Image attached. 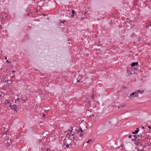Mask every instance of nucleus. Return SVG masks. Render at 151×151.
I'll use <instances>...</instances> for the list:
<instances>
[{
	"label": "nucleus",
	"instance_id": "obj_1",
	"mask_svg": "<svg viewBox=\"0 0 151 151\" xmlns=\"http://www.w3.org/2000/svg\"><path fill=\"white\" fill-rule=\"evenodd\" d=\"M137 141L135 143V144H136L137 145H140V146H142V147L143 146V144L141 143H142V141L143 140V139H142L140 138V139H137Z\"/></svg>",
	"mask_w": 151,
	"mask_h": 151
},
{
	"label": "nucleus",
	"instance_id": "obj_2",
	"mask_svg": "<svg viewBox=\"0 0 151 151\" xmlns=\"http://www.w3.org/2000/svg\"><path fill=\"white\" fill-rule=\"evenodd\" d=\"M9 106L10 107L11 109L14 110L17 112V111L16 110L17 106L16 105L14 104L13 105H10Z\"/></svg>",
	"mask_w": 151,
	"mask_h": 151
},
{
	"label": "nucleus",
	"instance_id": "obj_3",
	"mask_svg": "<svg viewBox=\"0 0 151 151\" xmlns=\"http://www.w3.org/2000/svg\"><path fill=\"white\" fill-rule=\"evenodd\" d=\"M146 136V133L145 132H142V134H140V138L142 139L145 137Z\"/></svg>",
	"mask_w": 151,
	"mask_h": 151
},
{
	"label": "nucleus",
	"instance_id": "obj_4",
	"mask_svg": "<svg viewBox=\"0 0 151 151\" xmlns=\"http://www.w3.org/2000/svg\"><path fill=\"white\" fill-rule=\"evenodd\" d=\"M3 79V81L4 83H7L8 82V80H6V77H2V79Z\"/></svg>",
	"mask_w": 151,
	"mask_h": 151
},
{
	"label": "nucleus",
	"instance_id": "obj_5",
	"mask_svg": "<svg viewBox=\"0 0 151 151\" xmlns=\"http://www.w3.org/2000/svg\"><path fill=\"white\" fill-rule=\"evenodd\" d=\"M138 64V63L137 62H133L131 64V66L134 67L135 65H137Z\"/></svg>",
	"mask_w": 151,
	"mask_h": 151
},
{
	"label": "nucleus",
	"instance_id": "obj_6",
	"mask_svg": "<svg viewBox=\"0 0 151 151\" xmlns=\"http://www.w3.org/2000/svg\"><path fill=\"white\" fill-rule=\"evenodd\" d=\"M85 82H85L84 83H87V81H91V79L90 78H85Z\"/></svg>",
	"mask_w": 151,
	"mask_h": 151
},
{
	"label": "nucleus",
	"instance_id": "obj_7",
	"mask_svg": "<svg viewBox=\"0 0 151 151\" xmlns=\"http://www.w3.org/2000/svg\"><path fill=\"white\" fill-rule=\"evenodd\" d=\"M81 78H82L81 76H78V79H77L78 80V82H83V81H82V80L80 79Z\"/></svg>",
	"mask_w": 151,
	"mask_h": 151
},
{
	"label": "nucleus",
	"instance_id": "obj_8",
	"mask_svg": "<svg viewBox=\"0 0 151 151\" xmlns=\"http://www.w3.org/2000/svg\"><path fill=\"white\" fill-rule=\"evenodd\" d=\"M20 99L24 101V102H25L26 100H27V98H26L25 97H22L21 98H20Z\"/></svg>",
	"mask_w": 151,
	"mask_h": 151
},
{
	"label": "nucleus",
	"instance_id": "obj_9",
	"mask_svg": "<svg viewBox=\"0 0 151 151\" xmlns=\"http://www.w3.org/2000/svg\"><path fill=\"white\" fill-rule=\"evenodd\" d=\"M5 104H9L10 105H11V102L9 101H8V100L6 99V100Z\"/></svg>",
	"mask_w": 151,
	"mask_h": 151
},
{
	"label": "nucleus",
	"instance_id": "obj_10",
	"mask_svg": "<svg viewBox=\"0 0 151 151\" xmlns=\"http://www.w3.org/2000/svg\"><path fill=\"white\" fill-rule=\"evenodd\" d=\"M119 148H120L122 150L124 151L125 150V148L122 145H121L119 147Z\"/></svg>",
	"mask_w": 151,
	"mask_h": 151
},
{
	"label": "nucleus",
	"instance_id": "obj_11",
	"mask_svg": "<svg viewBox=\"0 0 151 151\" xmlns=\"http://www.w3.org/2000/svg\"><path fill=\"white\" fill-rule=\"evenodd\" d=\"M71 142H70L69 144V145L70 146H72L73 145V144L74 145H75V144L74 143V141L73 140H71Z\"/></svg>",
	"mask_w": 151,
	"mask_h": 151
},
{
	"label": "nucleus",
	"instance_id": "obj_12",
	"mask_svg": "<svg viewBox=\"0 0 151 151\" xmlns=\"http://www.w3.org/2000/svg\"><path fill=\"white\" fill-rule=\"evenodd\" d=\"M83 130L81 128H80L79 129V130L77 131L78 133L79 134V132H83Z\"/></svg>",
	"mask_w": 151,
	"mask_h": 151
},
{
	"label": "nucleus",
	"instance_id": "obj_13",
	"mask_svg": "<svg viewBox=\"0 0 151 151\" xmlns=\"http://www.w3.org/2000/svg\"><path fill=\"white\" fill-rule=\"evenodd\" d=\"M135 94V93L133 92L132 93H131L130 95L128 96L129 98H130L132 96H133Z\"/></svg>",
	"mask_w": 151,
	"mask_h": 151
},
{
	"label": "nucleus",
	"instance_id": "obj_14",
	"mask_svg": "<svg viewBox=\"0 0 151 151\" xmlns=\"http://www.w3.org/2000/svg\"><path fill=\"white\" fill-rule=\"evenodd\" d=\"M137 91L139 92V93H142L144 92V91L143 90H141L140 89H139V90H137Z\"/></svg>",
	"mask_w": 151,
	"mask_h": 151
},
{
	"label": "nucleus",
	"instance_id": "obj_15",
	"mask_svg": "<svg viewBox=\"0 0 151 151\" xmlns=\"http://www.w3.org/2000/svg\"><path fill=\"white\" fill-rule=\"evenodd\" d=\"M84 133L83 132L79 134V136L80 137H82L83 136V135L84 134Z\"/></svg>",
	"mask_w": 151,
	"mask_h": 151
},
{
	"label": "nucleus",
	"instance_id": "obj_16",
	"mask_svg": "<svg viewBox=\"0 0 151 151\" xmlns=\"http://www.w3.org/2000/svg\"><path fill=\"white\" fill-rule=\"evenodd\" d=\"M132 141H135L137 140L136 139L135 137H132Z\"/></svg>",
	"mask_w": 151,
	"mask_h": 151
},
{
	"label": "nucleus",
	"instance_id": "obj_17",
	"mask_svg": "<svg viewBox=\"0 0 151 151\" xmlns=\"http://www.w3.org/2000/svg\"><path fill=\"white\" fill-rule=\"evenodd\" d=\"M137 133H138V132H137V131H136L135 130L134 132H133L132 133V134H136Z\"/></svg>",
	"mask_w": 151,
	"mask_h": 151
},
{
	"label": "nucleus",
	"instance_id": "obj_18",
	"mask_svg": "<svg viewBox=\"0 0 151 151\" xmlns=\"http://www.w3.org/2000/svg\"><path fill=\"white\" fill-rule=\"evenodd\" d=\"M75 13V11L73 10L72 11V14H74Z\"/></svg>",
	"mask_w": 151,
	"mask_h": 151
},
{
	"label": "nucleus",
	"instance_id": "obj_19",
	"mask_svg": "<svg viewBox=\"0 0 151 151\" xmlns=\"http://www.w3.org/2000/svg\"><path fill=\"white\" fill-rule=\"evenodd\" d=\"M137 135V136L136 137H135V138H136V139L137 140L138 139H137L139 138V137L140 136V135Z\"/></svg>",
	"mask_w": 151,
	"mask_h": 151
},
{
	"label": "nucleus",
	"instance_id": "obj_20",
	"mask_svg": "<svg viewBox=\"0 0 151 151\" xmlns=\"http://www.w3.org/2000/svg\"><path fill=\"white\" fill-rule=\"evenodd\" d=\"M63 145L64 146V145H66V142H64V141H63Z\"/></svg>",
	"mask_w": 151,
	"mask_h": 151
},
{
	"label": "nucleus",
	"instance_id": "obj_21",
	"mask_svg": "<svg viewBox=\"0 0 151 151\" xmlns=\"http://www.w3.org/2000/svg\"><path fill=\"white\" fill-rule=\"evenodd\" d=\"M92 141V140L91 139H89V140L87 142H86V143H89V142L91 141Z\"/></svg>",
	"mask_w": 151,
	"mask_h": 151
},
{
	"label": "nucleus",
	"instance_id": "obj_22",
	"mask_svg": "<svg viewBox=\"0 0 151 151\" xmlns=\"http://www.w3.org/2000/svg\"><path fill=\"white\" fill-rule=\"evenodd\" d=\"M66 136L67 137H69L70 136V135L68 133L66 134Z\"/></svg>",
	"mask_w": 151,
	"mask_h": 151
},
{
	"label": "nucleus",
	"instance_id": "obj_23",
	"mask_svg": "<svg viewBox=\"0 0 151 151\" xmlns=\"http://www.w3.org/2000/svg\"><path fill=\"white\" fill-rule=\"evenodd\" d=\"M64 21H63V22H60V24H64Z\"/></svg>",
	"mask_w": 151,
	"mask_h": 151
},
{
	"label": "nucleus",
	"instance_id": "obj_24",
	"mask_svg": "<svg viewBox=\"0 0 151 151\" xmlns=\"http://www.w3.org/2000/svg\"><path fill=\"white\" fill-rule=\"evenodd\" d=\"M71 128V130L69 129V131H70V134H71V131H72V130H73V128L72 127V128Z\"/></svg>",
	"mask_w": 151,
	"mask_h": 151
},
{
	"label": "nucleus",
	"instance_id": "obj_25",
	"mask_svg": "<svg viewBox=\"0 0 151 151\" xmlns=\"http://www.w3.org/2000/svg\"><path fill=\"white\" fill-rule=\"evenodd\" d=\"M75 138H76V137H74L73 138V139H75V140L76 141H77V139H75Z\"/></svg>",
	"mask_w": 151,
	"mask_h": 151
},
{
	"label": "nucleus",
	"instance_id": "obj_26",
	"mask_svg": "<svg viewBox=\"0 0 151 151\" xmlns=\"http://www.w3.org/2000/svg\"><path fill=\"white\" fill-rule=\"evenodd\" d=\"M136 131H137V132H138L139 131V129L138 128H137L136 129Z\"/></svg>",
	"mask_w": 151,
	"mask_h": 151
},
{
	"label": "nucleus",
	"instance_id": "obj_27",
	"mask_svg": "<svg viewBox=\"0 0 151 151\" xmlns=\"http://www.w3.org/2000/svg\"><path fill=\"white\" fill-rule=\"evenodd\" d=\"M140 37H139V38H138V39L137 40V41H139L140 40Z\"/></svg>",
	"mask_w": 151,
	"mask_h": 151
},
{
	"label": "nucleus",
	"instance_id": "obj_28",
	"mask_svg": "<svg viewBox=\"0 0 151 151\" xmlns=\"http://www.w3.org/2000/svg\"><path fill=\"white\" fill-rule=\"evenodd\" d=\"M137 136V135H134L132 136V137H135H135H136Z\"/></svg>",
	"mask_w": 151,
	"mask_h": 151
},
{
	"label": "nucleus",
	"instance_id": "obj_29",
	"mask_svg": "<svg viewBox=\"0 0 151 151\" xmlns=\"http://www.w3.org/2000/svg\"><path fill=\"white\" fill-rule=\"evenodd\" d=\"M6 62L8 63H9L10 62V61H9L8 60H6Z\"/></svg>",
	"mask_w": 151,
	"mask_h": 151
},
{
	"label": "nucleus",
	"instance_id": "obj_30",
	"mask_svg": "<svg viewBox=\"0 0 151 151\" xmlns=\"http://www.w3.org/2000/svg\"><path fill=\"white\" fill-rule=\"evenodd\" d=\"M131 137H132V136L131 135H129V136H128V137H129V138H131Z\"/></svg>",
	"mask_w": 151,
	"mask_h": 151
},
{
	"label": "nucleus",
	"instance_id": "obj_31",
	"mask_svg": "<svg viewBox=\"0 0 151 151\" xmlns=\"http://www.w3.org/2000/svg\"><path fill=\"white\" fill-rule=\"evenodd\" d=\"M66 147H68L69 146L68 144H67L66 145Z\"/></svg>",
	"mask_w": 151,
	"mask_h": 151
},
{
	"label": "nucleus",
	"instance_id": "obj_32",
	"mask_svg": "<svg viewBox=\"0 0 151 151\" xmlns=\"http://www.w3.org/2000/svg\"><path fill=\"white\" fill-rule=\"evenodd\" d=\"M125 105H126L125 104H124V105H121V106L122 107H124V106H125Z\"/></svg>",
	"mask_w": 151,
	"mask_h": 151
},
{
	"label": "nucleus",
	"instance_id": "obj_33",
	"mask_svg": "<svg viewBox=\"0 0 151 151\" xmlns=\"http://www.w3.org/2000/svg\"><path fill=\"white\" fill-rule=\"evenodd\" d=\"M139 150H138V151H143L144 150H142V149H141V150H140L139 149Z\"/></svg>",
	"mask_w": 151,
	"mask_h": 151
},
{
	"label": "nucleus",
	"instance_id": "obj_34",
	"mask_svg": "<svg viewBox=\"0 0 151 151\" xmlns=\"http://www.w3.org/2000/svg\"><path fill=\"white\" fill-rule=\"evenodd\" d=\"M134 96L136 97H138V95H134Z\"/></svg>",
	"mask_w": 151,
	"mask_h": 151
},
{
	"label": "nucleus",
	"instance_id": "obj_35",
	"mask_svg": "<svg viewBox=\"0 0 151 151\" xmlns=\"http://www.w3.org/2000/svg\"><path fill=\"white\" fill-rule=\"evenodd\" d=\"M94 116L93 114H92V115H90V116L91 117L92 116Z\"/></svg>",
	"mask_w": 151,
	"mask_h": 151
},
{
	"label": "nucleus",
	"instance_id": "obj_36",
	"mask_svg": "<svg viewBox=\"0 0 151 151\" xmlns=\"http://www.w3.org/2000/svg\"><path fill=\"white\" fill-rule=\"evenodd\" d=\"M45 116V115L43 114L42 115L43 117H44Z\"/></svg>",
	"mask_w": 151,
	"mask_h": 151
},
{
	"label": "nucleus",
	"instance_id": "obj_37",
	"mask_svg": "<svg viewBox=\"0 0 151 151\" xmlns=\"http://www.w3.org/2000/svg\"><path fill=\"white\" fill-rule=\"evenodd\" d=\"M148 127L149 129H151V127H150V126H148Z\"/></svg>",
	"mask_w": 151,
	"mask_h": 151
},
{
	"label": "nucleus",
	"instance_id": "obj_38",
	"mask_svg": "<svg viewBox=\"0 0 151 151\" xmlns=\"http://www.w3.org/2000/svg\"><path fill=\"white\" fill-rule=\"evenodd\" d=\"M74 15L73 14H72V15H71V17H74Z\"/></svg>",
	"mask_w": 151,
	"mask_h": 151
},
{
	"label": "nucleus",
	"instance_id": "obj_39",
	"mask_svg": "<svg viewBox=\"0 0 151 151\" xmlns=\"http://www.w3.org/2000/svg\"><path fill=\"white\" fill-rule=\"evenodd\" d=\"M7 59V58L6 57L5 58V59L6 60Z\"/></svg>",
	"mask_w": 151,
	"mask_h": 151
},
{
	"label": "nucleus",
	"instance_id": "obj_40",
	"mask_svg": "<svg viewBox=\"0 0 151 151\" xmlns=\"http://www.w3.org/2000/svg\"><path fill=\"white\" fill-rule=\"evenodd\" d=\"M19 99H20L19 98H18L17 99V100H19Z\"/></svg>",
	"mask_w": 151,
	"mask_h": 151
},
{
	"label": "nucleus",
	"instance_id": "obj_41",
	"mask_svg": "<svg viewBox=\"0 0 151 151\" xmlns=\"http://www.w3.org/2000/svg\"><path fill=\"white\" fill-rule=\"evenodd\" d=\"M15 72V71H14V70H13V71H12V72L14 73V72Z\"/></svg>",
	"mask_w": 151,
	"mask_h": 151
},
{
	"label": "nucleus",
	"instance_id": "obj_42",
	"mask_svg": "<svg viewBox=\"0 0 151 151\" xmlns=\"http://www.w3.org/2000/svg\"><path fill=\"white\" fill-rule=\"evenodd\" d=\"M88 103L89 104H90V103H91V102H88Z\"/></svg>",
	"mask_w": 151,
	"mask_h": 151
},
{
	"label": "nucleus",
	"instance_id": "obj_43",
	"mask_svg": "<svg viewBox=\"0 0 151 151\" xmlns=\"http://www.w3.org/2000/svg\"><path fill=\"white\" fill-rule=\"evenodd\" d=\"M142 129H143L144 128V127H142Z\"/></svg>",
	"mask_w": 151,
	"mask_h": 151
},
{
	"label": "nucleus",
	"instance_id": "obj_44",
	"mask_svg": "<svg viewBox=\"0 0 151 151\" xmlns=\"http://www.w3.org/2000/svg\"><path fill=\"white\" fill-rule=\"evenodd\" d=\"M8 80V81H10V79H9V80Z\"/></svg>",
	"mask_w": 151,
	"mask_h": 151
},
{
	"label": "nucleus",
	"instance_id": "obj_45",
	"mask_svg": "<svg viewBox=\"0 0 151 151\" xmlns=\"http://www.w3.org/2000/svg\"><path fill=\"white\" fill-rule=\"evenodd\" d=\"M1 94H0V97H1Z\"/></svg>",
	"mask_w": 151,
	"mask_h": 151
},
{
	"label": "nucleus",
	"instance_id": "obj_46",
	"mask_svg": "<svg viewBox=\"0 0 151 151\" xmlns=\"http://www.w3.org/2000/svg\"><path fill=\"white\" fill-rule=\"evenodd\" d=\"M118 108H119L120 107H118Z\"/></svg>",
	"mask_w": 151,
	"mask_h": 151
},
{
	"label": "nucleus",
	"instance_id": "obj_47",
	"mask_svg": "<svg viewBox=\"0 0 151 151\" xmlns=\"http://www.w3.org/2000/svg\"><path fill=\"white\" fill-rule=\"evenodd\" d=\"M73 135H74L73 134H72V136H73Z\"/></svg>",
	"mask_w": 151,
	"mask_h": 151
},
{
	"label": "nucleus",
	"instance_id": "obj_48",
	"mask_svg": "<svg viewBox=\"0 0 151 151\" xmlns=\"http://www.w3.org/2000/svg\"><path fill=\"white\" fill-rule=\"evenodd\" d=\"M85 143H84V144H83V145H84V144H85Z\"/></svg>",
	"mask_w": 151,
	"mask_h": 151
},
{
	"label": "nucleus",
	"instance_id": "obj_49",
	"mask_svg": "<svg viewBox=\"0 0 151 151\" xmlns=\"http://www.w3.org/2000/svg\"><path fill=\"white\" fill-rule=\"evenodd\" d=\"M85 143H84V144H83V145H84V144H85Z\"/></svg>",
	"mask_w": 151,
	"mask_h": 151
},
{
	"label": "nucleus",
	"instance_id": "obj_50",
	"mask_svg": "<svg viewBox=\"0 0 151 151\" xmlns=\"http://www.w3.org/2000/svg\"><path fill=\"white\" fill-rule=\"evenodd\" d=\"M46 151H47V150H46Z\"/></svg>",
	"mask_w": 151,
	"mask_h": 151
}]
</instances>
